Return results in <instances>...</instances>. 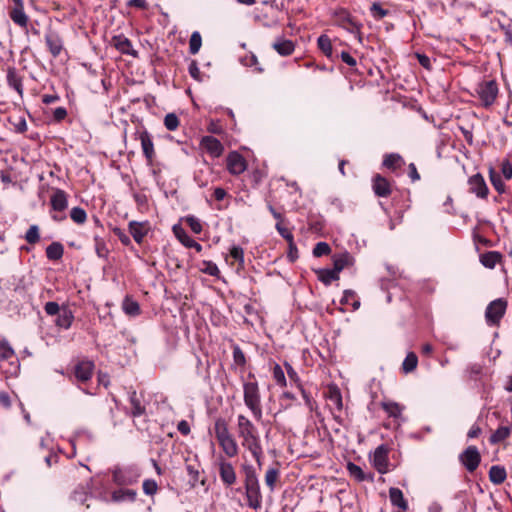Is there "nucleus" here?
Returning <instances> with one entry per match:
<instances>
[{
	"mask_svg": "<svg viewBox=\"0 0 512 512\" xmlns=\"http://www.w3.org/2000/svg\"><path fill=\"white\" fill-rule=\"evenodd\" d=\"M237 434L241 439V445L247 449L256 462L260 464L263 450L258 430L252 421L243 414L237 416Z\"/></svg>",
	"mask_w": 512,
	"mask_h": 512,
	"instance_id": "f257e3e1",
	"label": "nucleus"
},
{
	"mask_svg": "<svg viewBox=\"0 0 512 512\" xmlns=\"http://www.w3.org/2000/svg\"><path fill=\"white\" fill-rule=\"evenodd\" d=\"M213 432L223 453L228 458L236 457L239 453V446L234 435L230 432L226 419L218 417L214 422Z\"/></svg>",
	"mask_w": 512,
	"mask_h": 512,
	"instance_id": "f03ea898",
	"label": "nucleus"
},
{
	"mask_svg": "<svg viewBox=\"0 0 512 512\" xmlns=\"http://www.w3.org/2000/svg\"><path fill=\"white\" fill-rule=\"evenodd\" d=\"M244 473V488L247 505L249 508L257 510L262 505V493L255 468L250 464L242 466Z\"/></svg>",
	"mask_w": 512,
	"mask_h": 512,
	"instance_id": "7ed1b4c3",
	"label": "nucleus"
},
{
	"mask_svg": "<svg viewBox=\"0 0 512 512\" xmlns=\"http://www.w3.org/2000/svg\"><path fill=\"white\" fill-rule=\"evenodd\" d=\"M248 381L243 383V399L246 407L251 411L255 420L260 421L263 416L261 394L255 376L248 374Z\"/></svg>",
	"mask_w": 512,
	"mask_h": 512,
	"instance_id": "20e7f679",
	"label": "nucleus"
},
{
	"mask_svg": "<svg viewBox=\"0 0 512 512\" xmlns=\"http://www.w3.org/2000/svg\"><path fill=\"white\" fill-rule=\"evenodd\" d=\"M95 371V364L91 360H81L78 361L73 367L72 376H70V380L77 384V386L86 394L93 395L87 384L91 381Z\"/></svg>",
	"mask_w": 512,
	"mask_h": 512,
	"instance_id": "39448f33",
	"label": "nucleus"
},
{
	"mask_svg": "<svg viewBox=\"0 0 512 512\" xmlns=\"http://www.w3.org/2000/svg\"><path fill=\"white\" fill-rule=\"evenodd\" d=\"M112 480L118 486H129L138 482L141 470L136 465L116 466L111 470Z\"/></svg>",
	"mask_w": 512,
	"mask_h": 512,
	"instance_id": "423d86ee",
	"label": "nucleus"
},
{
	"mask_svg": "<svg viewBox=\"0 0 512 512\" xmlns=\"http://www.w3.org/2000/svg\"><path fill=\"white\" fill-rule=\"evenodd\" d=\"M0 363L8 365L5 369L6 374L14 375L19 371L18 357L9 341L4 337H0Z\"/></svg>",
	"mask_w": 512,
	"mask_h": 512,
	"instance_id": "0eeeda50",
	"label": "nucleus"
},
{
	"mask_svg": "<svg viewBox=\"0 0 512 512\" xmlns=\"http://www.w3.org/2000/svg\"><path fill=\"white\" fill-rule=\"evenodd\" d=\"M508 307V302L504 298H498L491 301L485 310V321L490 327H499Z\"/></svg>",
	"mask_w": 512,
	"mask_h": 512,
	"instance_id": "6e6552de",
	"label": "nucleus"
},
{
	"mask_svg": "<svg viewBox=\"0 0 512 512\" xmlns=\"http://www.w3.org/2000/svg\"><path fill=\"white\" fill-rule=\"evenodd\" d=\"M323 395L327 401V406L334 415L335 420L342 424L343 419L341 418V414L343 411V400L340 389L334 384L328 385L324 389Z\"/></svg>",
	"mask_w": 512,
	"mask_h": 512,
	"instance_id": "1a4fd4ad",
	"label": "nucleus"
},
{
	"mask_svg": "<svg viewBox=\"0 0 512 512\" xmlns=\"http://www.w3.org/2000/svg\"><path fill=\"white\" fill-rule=\"evenodd\" d=\"M50 205L52 210L55 212L51 215V218L54 221L60 222L66 219L64 211L68 207V195L64 190L57 188L53 191V194L50 197Z\"/></svg>",
	"mask_w": 512,
	"mask_h": 512,
	"instance_id": "9d476101",
	"label": "nucleus"
},
{
	"mask_svg": "<svg viewBox=\"0 0 512 512\" xmlns=\"http://www.w3.org/2000/svg\"><path fill=\"white\" fill-rule=\"evenodd\" d=\"M476 92L483 107L488 108L494 104L498 96V84L495 80L482 81L477 85Z\"/></svg>",
	"mask_w": 512,
	"mask_h": 512,
	"instance_id": "9b49d317",
	"label": "nucleus"
},
{
	"mask_svg": "<svg viewBox=\"0 0 512 512\" xmlns=\"http://www.w3.org/2000/svg\"><path fill=\"white\" fill-rule=\"evenodd\" d=\"M221 482L226 487L233 486L237 481L236 470L232 463L223 456H219L215 463Z\"/></svg>",
	"mask_w": 512,
	"mask_h": 512,
	"instance_id": "f8f14e48",
	"label": "nucleus"
},
{
	"mask_svg": "<svg viewBox=\"0 0 512 512\" xmlns=\"http://www.w3.org/2000/svg\"><path fill=\"white\" fill-rule=\"evenodd\" d=\"M459 461L468 472H474L481 462V455L478 451V448L474 445L468 446L459 455Z\"/></svg>",
	"mask_w": 512,
	"mask_h": 512,
	"instance_id": "ddd939ff",
	"label": "nucleus"
},
{
	"mask_svg": "<svg viewBox=\"0 0 512 512\" xmlns=\"http://www.w3.org/2000/svg\"><path fill=\"white\" fill-rule=\"evenodd\" d=\"M137 138L140 140L143 155L146 158L147 165H152L155 158V149L152 136L146 130L137 131Z\"/></svg>",
	"mask_w": 512,
	"mask_h": 512,
	"instance_id": "4468645a",
	"label": "nucleus"
},
{
	"mask_svg": "<svg viewBox=\"0 0 512 512\" xmlns=\"http://www.w3.org/2000/svg\"><path fill=\"white\" fill-rule=\"evenodd\" d=\"M200 148L212 158L220 157L224 152L223 144L214 136H203L200 140Z\"/></svg>",
	"mask_w": 512,
	"mask_h": 512,
	"instance_id": "2eb2a0df",
	"label": "nucleus"
},
{
	"mask_svg": "<svg viewBox=\"0 0 512 512\" xmlns=\"http://www.w3.org/2000/svg\"><path fill=\"white\" fill-rule=\"evenodd\" d=\"M226 168L232 175H240L247 168L245 158L237 151H232L227 155Z\"/></svg>",
	"mask_w": 512,
	"mask_h": 512,
	"instance_id": "dca6fc26",
	"label": "nucleus"
},
{
	"mask_svg": "<svg viewBox=\"0 0 512 512\" xmlns=\"http://www.w3.org/2000/svg\"><path fill=\"white\" fill-rule=\"evenodd\" d=\"M13 2V6L9 9V17L14 22V24L18 25L21 28H26L29 22V17L24 11V2L23 0H11Z\"/></svg>",
	"mask_w": 512,
	"mask_h": 512,
	"instance_id": "f3484780",
	"label": "nucleus"
},
{
	"mask_svg": "<svg viewBox=\"0 0 512 512\" xmlns=\"http://www.w3.org/2000/svg\"><path fill=\"white\" fill-rule=\"evenodd\" d=\"M372 189L378 197H389L393 191L392 182L381 174H376L372 178Z\"/></svg>",
	"mask_w": 512,
	"mask_h": 512,
	"instance_id": "a211bd4d",
	"label": "nucleus"
},
{
	"mask_svg": "<svg viewBox=\"0 0 512 512\" xmlns=\"http://www.w3.org/2000/svg\"><path fill=\"white\" fill-rule=\"evenodd\" d=\"M468 184L469 192L474 193L479 198H487L489 189L484 180V177L480 173L471 176L468 180Z\"/></svg>",
	"mask_w": 512,
	"mask_h": 512,
	"instance_id": "6ab92c4d",
	"label": "nucleus"
},
{
	"mask_svg": "<svg viewBox=\"0 0 512 512\" xmlns=\"http://www.w3.org/2000/svg\"><path fill=\"white\" fill-rule=\"evenodd\" d=\"M128 230L134 241L137 244H141L150 231V224L148 221H130L128 223Z\"/></svg>",
	"mask_w": 512,
	"mask_h": 512,
	"instance_id": "aec40b11",
	"label": "nucleus"
},
{
	"mask_svg": "<svg viewBox=\"0 0 512 512\" xmlns=\"http://www.w3.org/2000/svg\"><path fill=\"white\" fill-rule=\"evenodd\" d=\"M388 451L389 450L386 445H380L374 452V466L381 474H385L389 471Z\"/></svg>",
	"mask_w": 512,
	"mask_h": 512,
	"instance_id": "412c9836",
	"label": "nucleus"
},
{
	"mask_svg": "<svg viewBox=\"0 0 512 512\" xmlns=\"http://www.w3.org/2000/svg\"><path fill=\"white\" fill-rule=\"evenodd\" d=\"M319 49L327 56L329 59L334 60L339 57V49L337 47L336 41L332 43L331 39L326 35L322 34L319 36L318 40Z\"/></svg>",
	"mask_w": 512,
	"mask_h": 512,
	"instance_id": "4be33fe9",
	"label": "nucleus"
},
{
	"mask_svg": "<svg viewBox=\"0 0 512 512\" xmlns=\"http://www.w3.org/2000/svg\"><path fill=\"white\" fill-rule=\"evenodd\" d=\"M45 42L53 57H58L61 54L64 45L61 36L57 32L49 31L45 35Z\"/></svg>",
	"mask_w": 512,
	"mask_h": 512,
	"instance_id": "5701e85b",
	"label": "nucleus"
},
{
	"mask_svg": "<svg viewBox=\"0 0 512 512\" xmlns=\"http://www.w3.org/2000/svg\"><path fill=\"white\" fill-rule=\"evenodd\" d=\"M333 22L347 31L351 30L352 17L347 9L339 8L333 12Z\"/></svg>",
	"mask_w": 512,
	"mask_h": 512,
	"instance_id": "b1692460",
	"label": "nucleus"
},
{
	"mask_svg": "<svg viewBox=\"0 0 512 512\" xmlns=\"http://www.w3.org/2000/svg\"><path fill=\"white\" fill-rule=\"evenodd\" d=\"M114 47L122 54H127L136 57L137 51L132 49L131 41L124 35H117L112 38Z\"/></svg>",
	"mask_w": 512,
	"mask_h": 512,
	"instance_id": "393cba45",
	"label": "nucleus"
},
{
	"mask_svg": "<svg viewBox=\"0 0 512 512\" xmlns=\"http://www.w3.org/2000/svg\"><path fill=\"white\" fill-rule=\"evenodd\" d=\"M382 165L390 170L391 172H395L398 169H401L402 166L405 165V161L403 157L398 153H389L384 155Z\"/></svg>",
	"mask_w": 512,
	"mask_h": 512,
	"instance_id": "a878e982",
	"label": "nucleus"
},
{
	"mask_svg": "<svg viewBox=\"0 0 512 512\" xmlns=\"http://www.w3.org/2000/svg\"><path fill=\"white\" fill-rule=\"evenodd\" d=\"M512 433V424L499 426L489 437L491 445H497L510 437Z\"/></svg>",
	"mask_w": 512,
	"mask_h": 512,
	"instance_id": "bb28decb",
	"label": "nucleus"
},
{
	"mask_svg": "<svg viewBox=\"0 0 512 512\" xmlns=\"http://www.w3.org/2000/svg\"><path fill=\"white\" fill-rule=\"evenodd\" d=\"M272 47L281 56H289L295 50L293 41L288 39H278L273 43Z\"/></svg>",
	"mask_w": 512,
	"mask_h": 512,
	"instance_id": "cd10ccee",
	"label": "nucleus"
},
{
	"mask_svg": "<svg viewBox=\"0 0 512 512\" xmlns=\"http://www.w3.org/2000/svg\"><path fill=\"white\" fill-rule=\"evenodd\" d=\"M129 401H130V404L132 406L130 415L133 418L142 416V415H144L146 413V408H145V406H143L141 404L140 399L137 397L136 390H131L129 392Z\"/></svg>",
	"mask_w": 512,
	"mask_h": 512,
	"instance_id": "c85d7f7f",
	"label": "nucleus"
},
{
	"mask_svg": "<svg viewBox=\"0 0 512 512\" xmlns=\"http://www.w3.org/2000/svg\"><path fill=\"white\" fill-rule=\"evenodd\" d=\"M137 492L133 489H118L112 492L111 499L113 502H134Z\"/></svg>",
	"mask_w": 512,
	"mask_h": 512,
	"instance_id": "c756f323",
	"label": "nucleus"
},
{
	"mask_svg": "<svg viewBox=\"0 0 512 512\" xmlns=\"http://www.w3.org/2000/svg\"><path fill=\"white\" fill-rule=\"evenodd\" d=\"M389 498L392 505L397 506L403 511L408 509V502L405 500L403 492L399 488H390Z\"/></svg>",
	"mask_w": 512,
	"mask_h": 512,
	"instance_id": "7c9ffc66",
	"label": "nucleus"
},
{
	"mask_svg": "<svg viewBox=\"0 0 512 512\" xmlns=\"http://www.w3.org/2000/svg\"><path fill=\"white\" fill-rule=\"evenodd\" d=\"M7 82L10 87L15 89L19 95L23 93L22 78L18 75L17 70L14 67L8 68L7 71Z\"/></svg>",
	"mask_w": 512,
	"mask_h": 512,
	"instance_id": "2f4dec72",
	"label": "nucleus"
},
{
	"mask_svg": "<svg viewBox=\"0 0 512 512\" xmlns=\"http://www.w3.org/2000/svg\"><path fill=\"white\" fill-rule=\"evenodd\" d=\"M507 478L506 469L500 465H493L489 470V480L495 484H502Z\"/></svg>",
	"mask_w": 512,
	"mask_h": 512,
	"instance_id": "473e14b6",
	"label": "nucleus"
},
{
	"mask_svg": "<svg viewBox=\"0 0 512 512\" xmlns=\"http://www.w3.org/2000/svg\"><path fill=\"white\" fill-rule=\"evenodd\" d=\"M319 281L325 285H330L333 281L339 279V274L336 271L328 268H321L314 270Z\"/></svg>",
	"mask_w": 512,
	"mask_h": 512,
	"instance_id": "72a5a7b5",
	"label": "nucleus"
},
{
	"mask_svg": "<svg viewBox=\"0 0 512 512\" xmlns=\"http://www.w3.org/2000/svg\"><path fill=\"white\" fill-rule=\"evenodd\" d=\"M501 259L502 255L497 251H488L480 256V262L482 265L489 269H493Z\"/></svg>",
	"mask_w": 512,
	"mask_h": 512,
	"instance_id": "f704fd0d",
	"label": "nucleus"
},
{
	"mask_svg": "<svg viewBox=\"0 0 512 512\" xmlns=\"http://www.w3.org/2000/svg\"><path fill=\"white\" fill-rule=\"evenodd\" d=\"M122 309L129 316H138L141 312L139 303L130 296L124 298Z\"/></svg>",
	"mask_w": 512,
	"mask_h": 512,
	"instance_id": "c9c22d12",
	"label": "nucleus"
},
{
	"mask_svg": "<svg viewBox=\"0 0 512 512\" xmlns=\"http://www.w3.org/2000/svg\"><path fill=\"white\" fill-rule=\"evenodd\" d=\"M64 247L60 242H52L46 248V257L49 260L57 261L63 257Z\"/></svg>",
	"mask_w": 512,
	"mask_h": 512,
	"instance_id": "e433bc0d",
	"label": "nucleus"
},
{
	"mask_svg": "<svg viewBox=\"0 0 512 512\" xmlns=\"http://www.w3.org/2000/svg\"><path fill=\"white\" fill-rule=\"evenodd\" d=\"M172 230L175 237L179 240V242L186 248H189L190 245L193 243L194 239L188 235L185 229L180 225H174Z\"/></svg>",
	"mask_w": 512,
	"mask_h": 512,
	"instance_id": "4c0bfd02",
	"label": "nucleus"
},
{
	"mask_svg": "<svg viewBox=\"0 0 512 512\" xmlns=\"http://www.w3.org/2000/svg\"><path fill=\"white\" fill-rule=\"evenodd\" d=\"M73 319L74 316L72 312L68 309H63L62 312L58 314L56 325L64 329H68L71 327Z\"/></svg>",
	"mask_w": 512,
	"mask_h": 512,
	"instance_id": "58836bf2",
	"label": "nucleus"
},
{
	"mask_svg": "<svg viewBox=\"0 0 512 512\" xmlns=\"http://www.w3.org/2000/svg\"><path fill=\"white\" fill-rule=\"evenodd\" d=\"M279 476L280 471L278 468L270 467L267 469L265 473V484L267 485L271 492L274 491Z\"/></svg>",
	"mask_w": 512,
	"mask_h": 512,
	"instance_id": "ea45409f",
	"label": "nucleus"
},
{
	"mask_svg": "<svg viewBox=\"0 0 512 512\" xmlns=\"http://www.w3.org/2000/svg\"><path fill=\"white\" fill-rule=\"evenodd\" d=\"M489 179L498 193L502 194L505 192V184L501 175L493 167L489 168Z\"/></svg>",
	"mask_w": 512,
	"mask_h": 512,
	"instance_id": "a19ab883",
	"label": "nucleus"
},
{
	"mask_svg": "<svg viewBox=\"0 0 512 512\" xmlns=\"http://www.w3.org/2000/svg\"><path fill=\"white\" fill-rule=\"evenodd\" d=\"M417 365V355L414 352H409L402 363V370L404 373H411L417 368Z\"/></svg>",
	"mask_w": 512,
	"mask_h": 512,
	"instance_id": "79ce46f5",
	"label": "nucleus"
},
{
	"mask_svg": "<svg viewBox=\"0 0 512 512\" xmlns=\"http://www.w3.org/2000/svg\"><path fill=\"white\" fill-rule=\"evenodd\" d=\"M202 46V37L198 31H194L189 40V53L195 55L199 52Z\"/></svg>",
	"mask_w": 512,
	"mask_h": 512,
	"instance_id": "37998d69",
	"label": "nucleus"
},
{
	"mask_svg": "<svg viewBox=\"0 0 512 512\" xmlns=\"http://www.w3.org/2000/svg\"><path fill=\"white\" fill-rule=\"evenodd\" d=\"M70 218L74 223L82 225L87 220V213L81 207H73L70 211Z\"/></svg>",
	"mask_w": 512,
	"mask_h": 512,
	"instance_id": "c03bdc74",
	"label": "nucleus"
},
{
	"mask_svg": "<svg viewBox=\"0 0 512 512\" xmlns=\"http://www.w3.org/2000/svg\"><path fill=\"white\" fill-rule=\"evenodd\" d=\"M333 269L336 271V273H340L344 267L348 264L349 260V254H339L333 256Z\"/></svg>",
	"mask_w": 512,
	"mask_h": 512,
	"instance_id": "a18cd8bd",
	"label": "nucleus"
},
{
	"mask_svg": "<svg viewBox=\"0 0 512 512\" xmlns=\"http://www.w3.org/2000/svg\"><path fill=\"white\" fill-rule=\"evenodd\" d=\"M25 240L34 245L40 241L39 227L37 225H31L25 233Z\"/></svg>",
	"mask_w": 512,
	"mask_h": 512,
	"instance_id": "49530a36",
	"label": "nucleus"
},
{
	"mask_svg": "<svg viewBox=\"0 0 512 512\" xmlns=\"http://www.w3.org/2000/svg\"><path fill=\"white\" fill-rule=\"evenodd\" d=\"M273 379L278 386L282 388L287 386L285 373L279 364H275L273 367Z\"/></svg>",
	"mask_w": 512,
	"mask_h": 512,
	"instance_id": "de8ad7c7",
	"label": "nucleus"
},
{
	"mask_svg": "<svg viewBox=\"0 0 512 512\" xmlns=\"http://www.w3.org/2000/svg\"><path fill=\"white\" fill-rule=\"evenodd\" d=\"M241 62L244 66L254 67L255 71L258 73H262L264 69L259 65L258 59L255 54L250 53L249 55L244 56L241 59Z\"/></svg>",
	"mask_w": 512,
	"mask_h": 512,
	"instance_id": "09e8293b",
	"label": "nucleus"
},
{
	"mask_svg": "<svg viewBox=\"0 0 512 512\" xmlns=\"http://www.w3.org/2000/svg\"><path fill=\"white\" fill-rule=\"evenodd\" d=\"M94 243H95V251H96L97 256L100 258H107L109 250H108L103 238H101L99 236H95Z\"/></svg>",
	"mask_w": 512,
	"mask_h": 512,
	"instance_id": "8fccbe9b",
	"label": "nucleus"
},
{
	"mask_svg": "<svg viewBox=\"0 0 512 512\" xmlns=\"http://www.w3.org/2000/svg\"><path fill=\"white\" fill-rule=\"evenodd\" d=\"M265 174L260 169H254L247 175V180L252 187H257L263 180Z\"/></svg>",
	"mask_w": 512,
	"mask_h": 512,
	"instance_id": "3c124183",
	"label": "nucleus"
},
{
	"mask_svg": "<svg viewBox=\"0 0 512 512\" xmlns=\"http://www.w3.org/2000/svg\"><path fill=\"white\" fill-rule=\"evenodd\" d=\"M331 253V247L328 243L326 242H318L314 248H313V251H312V254L314 257H322V256H327Z\"/></svg>",
	"mask_w": 512,
	"mask_h": 512,
	"instance_id": "603ef678",
	"label": "nucleus"
},
{
	"mask_svg": "<svg viewBox=\"0 0 512 512\" xmlns=\"http://www.w3.org/2000/svg\"><path fill=\"white\" fill-rule=\"evenodd\" d=\"M381 406L391 417H398L402 411L400 405L396 402H383Z\"/></svg>",
	"mask_w": 512,
	"mask_h": 512,
	"instance_id": "864d4df0",
	"label": "nucleus"
},
{
	"mask_svg": "<svg viewBox=\"0 0 512 512\" xmlns=\"http://www.w3.org/2000/svg\"><path fill=\"white\" fill-rule=\"evenodd\" d=\"M202 266L203 267L200 268L201 272L208 274L210 276H214V277L219 276L220 270L214 262L205 260L202 262Z\"/></svg>",
	"mask_w": 512,
	"mask_h": 512,
	"instance_id": "5fc2aeb1",
	"label": "nucleus"
},
{
	"mask_svg": "<svg viewBox=\"0 0 512 512\" xmlns=\"http://www.w3.org/2000/svg\"><path fill=\"white\" fill-rule=\"evenodd\" d=\"M179 124V118L175 113H168L164 118V125L169 131L176 130Z\"/></svg>",
	"mask_w": 512,
	"mask_h": 512,
	"instance_id": "6e6d98bb",
	"label": "nucleus"
},
{
	"mask_svg": "<svg viewBox=\"0 0 512 512\" xmlns=\"http://www.w3.org/2000/svg\"><path fill=\"white\" fill-rule=\"evenodd\" d=\"M229 254L239 263L240 267L244 266V250L242 247L233 245L229 250Z\"/></svg>",
	"mask_w": 512,
	"mask_h": 512,
	"instance_id": "4d7b16f0",
	"label": "nucleus"
},
{
	"mask_svg": "<svg viewBox=\"0 0 512 512\" xmlns=\"http://www.w3.org/2000/svg\"><path fill=\"white\" fill-rule=\"evenodd\" d=\"M371 15L376 20H381L388 15L389 11L384 9L380 4L373 3L370 7Z\"/></svg>",
	"mask_w": 512,
	"mask_h": 512,
	"instance_id": "13d9d810",
	"label": "nucleus"
},
{
	"mask_svg": "<svg viewBox=\"0 0 512 512\" xmlns=\"http://www.w3.org/2000/svg\"><path fill=\"white\" fill-rule=\"evenodd\" d=\"M284 366L286 368L287 375H288L290 381L294 382L295 385L301 390V388H303V386L301 384V380H300L298 373L294 370L292 365L289 364L288 362H285Z\"/></svg>",
	"mask_w": 512,
	"mask_h": 512,
	"instance_id": "bf43d9fd",
	"label": "nucleus"
},
{
	"mask_svg": "<svg viewBox=\"0 0 512 512\" xmlns=\"http://www.w3.org/2000/svg\"><path fill=\"white\" fill-rule=\"evenodd\" d=\"M301 394L303 396V399L305 401L306 406L309 408L311 412H315V414L318 416V405L314 399L306 392L304 388H301Z\"/></svg>",
	"mask_w": 512,
	"mask_h": 512,
	"instance_id": "052dcab7",
	"label": "nucleus"
},
{
	"mask_svg": "<svg viewBox=\"0 0 512 512\" xmlns=\"http://www.w3.org/2000/svg\"><path fill=\"white\" fill-rule=\"evenodd\" d=\"M186 223L193 233L200 234L202 232V224L198 218L194 216H188L186 217Z\"/></svg>",
	"mask_w": 512,
	"mask_h": 512,
	"instance_id": "680f3d73",
	"label": "nucleus"
},
{
	"mask_svg": "<svg viewBox=\"0 0 512 512\" xmlns=\"http://www.w3.org/2000/svg\"><path fill=\"white\" fill-rule=\"evenodd\" d=\"M143 491L146 495H154L157 492L158 485L155 480L147 479L143 482Z\"/></svg>",
	"mask_w": 512,
	"mask_h": 512,
	"instance_id": "e2e57ef3",
	"label": "nucleus"
},
{
	"mask_svg": "<svg viewBox=\"0 0 512 512\" xmlns=\"http://www.w3.org/2000/svg\"><path fill=\"white\" fill-rule=\"evenodd\" d=\"M276 230L287 242H292V240H294L292 232L286 228L282 222L276 223Z\"/></svg>",
	"mask_w": 512,
	"mask_h": 512,
	"instance_id": "0e129e2a",
	"label": "nucleus"
},
{
	"mask_svg": "<svg viewBox=\"0 0 512 512\" xmlns=\"http://www.w3.org/2000/svg\"><path fill=\"white\" fill-rule=\"evenodd\" d=\"M133 198L137 204L138 209H143L148 206V197L145 193L136 192L133 194Z\"/></svg>",
	"mask_w": 512,
	"mask_h": 512,
	"instance_id": "69168bd1",
	"label": "nucleus"
},
{
	"mask_svg": "<svg viewBox=\"0 0 512 512\" xmlns=\"http://www.w3.org/2000/svg\"><path fill=\"white\" fill-rule=\"evenodd\" d=\"M233 359H234V362L240 366H243L246 363L245 355H244L243 351L238 346H236L233 349Z\"/></svg>",
	"mask_w": 512,
	"mask_h": 512,
	"instance_id": "338daca9",
	"label": "nucleus"
},
{
	"mask_svg": "<svg viewBox=\"0 0 512 512\" xmlns=\"http://www.w3.org/2000/svg\"><path fill=\"white\" fill-rule=\"evenodd\" d=\"M501 173L504 178L510 180L512 178V165L508 159L504 160L501 164Z\"/></svg>",
	"mask_w": 512,
	"mask_h": 512,
	"instance_id": "774afa93",
	"label": "nucleus"
}]
</instances>
